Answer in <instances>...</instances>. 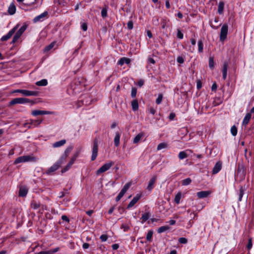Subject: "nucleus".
<instances>
[{"label":"nucleus","instance_id":"nucleus-1","mask_svg":"<svg viewBox=\"0 0 254 254\" xmlns=\"http://www.w3.org/2000/svg\"><path fill=\"white\" fill-rule=\"evenodd\" d=\"M114 165V162L113 161H109L106 162L97 170L96 172V175H99L100 174L105 172L109 170Z\"/></svg>","mask_w":254,"mask_h":254},{"label":"nucleus","instance_id":"nucleus-2","mask_svg":"<svg viewBox=\"0 0 254 254\" xmlns=\"http://www.w3.org/2000/svg\"><path fill=\"white\" fill-rule=\"evenodd\" d=\"M42 122V120H29L27 123L23 124V126L28 128L38 127Z\"/></svg>","mask_w":254,"mask_h":254},{"label":"nucleus","instance_id":"nucleus-3","mask_svg":"<svg viewBox=\"0 0 254 254\" xmlns=\"http://www.w3.org/2000/svg\"><path fill=\"white\" fill-rule=\"evenodd\" d=\"M13 93H19L25 96H36L38 94V92L35 91H30L24 89H16L12 91Z\"/></svg>","mask_w":254,"mask_h":254},{"label":"nucleus","instance_id":"nucleus-4","mask_svg":"<svg viewBox=\"0 0 254 254\" xmlns=\"http://www.w3.org/2000/svg\"><path fill=\"white\" fill-rule=\"evenodd\" d=\"M31 102L30 100L26 98H14L9 102L10 105H13L15 104H25Z\"/></svg>","mask_w":254,"mask_h":254},{"label":"nucleus","instance_id":"nucleus-5","mask_svg":"<svg viewBox=\"0 0 254 254\" xmlns=\"http://www.w3.org/2000/svg\"><path fill=\"white\" fill-rule=\"evenodd\" d=\"M228 31V27L226 24H224L221 27L220 34V40L224 41L227 38Z\"/></svg>","mask_w":254,"mask_h":254},{"label":"nucleus","instance_id":"nucleus-6","mask_svg":"<svg viewBox=\"0 0 254 254\" xmlns=\"http://www.w3.org/2000/svg\"><path fill=\"white\" fill-rule=\"evenodd\" d=\"M98 140L97 139H95L93 143L92 146V156H91V160L94 161L96 159V157L98 155Z\"/></svg>","mask_w":254,"mask_h":254},{"label":"nucleus","instance_id":"nucleus-7","mask_svg":"<svg viewBox=\"0 0 254 254\" xmlns=\"http://www.w3.org/2000/svg\"><path fill=\"white\" fill-rule=\"evenodd\" d=\"M77 156H78V153H76V154L74 155L72 157L70 161L68 162V163L67 164V165L64 168H63L62 169V173L66 172L71 168V166L74 163Z\"/></svg>","mask_w":254,"mask_h":254},{"label":"nucleus","instance_id":"nucleus-8","mask_svg":"<svg viewBox=\"0 0 254 254\" xmlns=\"http://www.w3.org/2000/svg\"><path fill=\"white\" fill-rule=\"evenodd\" d=\"M17 27H18V25H16L15 27H14L12 29H11L8 32V33L6 35L3 36L1 37V40L2 41H6L8 39H9L15 33V31L17 29Z\"/></svg>","mask_w":254,"mask_h":254},{"label":"nucleus","instance_id":"nucleus-9","mask_svg":"<svg viewBox=\"0 0 254 254\" xmlns=\"http://www.w3.org/2000/svg\"><path fill=\"white\" fill-rule=\"evenodd\" d=\"M53 112L47 111H41V110H33L31 112V115L33 116H37L38 115H51Z\"/></svg>","mask_w":254,"mask_h":254},{"label":"nucleus","instance_id":"nucleus-10","mask_svg":"<svg viewBox=\"0 0 254 254\" xmlns=\"http://www.w3.org/2000/svg\"><path fill=\"white\" fill-rule=\"evenodd\" d=\"M141 197V194H137L130 201V202L129 203L127 206V208H130L133 207L135 204V203L139 200Z\"/></svg>","mask_w":254,"mask_h":254},{"label":"nucleus","instance_id":"nucleus-11","mask_svg":"<svg viewBox=\"0 0 254 254\" xmlns=\"http://www.w3.org/2000/svg\"><path fill=\"white\" fill-rule=\"evenodd\" d=\"M59 164L56 162L50 167L46 171V174L48 175H52L53 173L57 170L60 168Z\"/></svg>","mask_w":254,"mask_h":254},{"label":"nucleus","instance_id":"nucleus-12","mask_svg":"<svg viewBox=\"0 0 254 254\" xmlns=\"http://www.w3.org/2000/svg\"><path fill=\"white\" fill-rule=\"evenodd\" d=\"M211 193V190L201 191L197 192L196 195L199 198H203L208 197Z\"/></svg>","mask_w":254,"mask_h":254},{"label":"nucleus","instance_id":"nucleus-13","mask_svg":"<svg viewBox=\"0 0 254 254\" xmlns=\"http://www.w3.org/2000/svg\"><path fill=\"white\" fill-rule=\"evenodd\" d=\"M28 188L24 186H20L19 190V196L20 197H25L28 192Z\"/></svg>","mask_w":254,"mask_h":254},{"label":"nucleus","instance_id":"nucleus-14","mask_svg":"<svg viewBox=\"0 0 254 254\" xmlns=\"http://www.w3.org/2000/svg\"><path fill=\"white\" fill-rule=\"evenodd\" d=\"M47 11H45L33 19V22L36 23L39 21H43L44 18L48 15Z\"/></svg>","mask_w":254,"mask_h":254},{"label":"nucleus","instance_id":"nucleus-15","mask_svg":"<svg viewBox=\"0 0 254 254\" xmlns=\"http://www.w3.org/2000/svg\"><path fill=\"white\" fill-rule=\"evenodd\" d=\"M157 179L156 176H153L150 179L148 185L147 186V190H152L154 188V185L155 183V182Z\"/></svg>","mask_w":254,"mask_h":254},{"label":"nucleus","instance_id":"nucleus-16","mask_svg":"<svg viewBox=\"0 0 254 254\" xmlns=\"http://www.w3.org/2000/svg\"><path fill=\"white\" fill-rule=\"evenodd\" d=\"M221 168H222V163L221 162H217L213 170H212V173L213 174H216L217 173H218L221 170Z\"/></svg>","mask_w":254,"mask_h":254},{"label":"nucleus","instance_id":"nucleus-17","mask_svg":"<svg viewBox=\"0 0 254 254\" xmlns=\"http://www.w3.org/2000/svg\"><path fill=\"white\" fill-rule=\"evenodd\" d=\"M252 115L251 113H248L245 115V117L243 119L242 125L244 126H246L249 124L250 119L251 118Z\"/></svg>","mask_w":254,"mask_h":254},{"label":"nucleus","instance_id":"nucleus-18","mask_svg":"<svg viewBox=\"0 0 254 254\" xmlns=\"http://www.w3.org/2000/svg\"><path fill=\"white\" fill-rule=\"evenodd\" d=\"M130 63V60L129 58L123 57L121 58L118 62V64L121 66L124 64H129Z\"/></svg>","mask_w":254,"mask_h":254},{"label":"nucleus","instance_id":"nucleus-19","mask_svg":"<svg viewBox=\"0 0 254 254\" xmlns=\"http://www.w3.org/2000/svg\"><path fill=\"white\" fill-rule=\"evenodd\" d=\"M25 162H36L37 161L38 159L33 156L32 155H24Z\"/></svg>","mask_w":254,"mask_h":254},{"label":"nucleus","instance_id":"nucleus-20","mask_svg":"<svg viewBox=\"0 0 254 254\" xmlns=\"http://www.w3.org/2000/svg\"><path fill=\"white\" fill-rule=\"evenodd\" d=\"M66 143V140L62 139L60 141L55 142L52 144L54 148H58L64 145Z\"/></svg>","mask_w":254,"mask_h":254},{"label":"nucleus","instance_id":"nucleus-21","mask_svg":"<svg viewBox=\"0 0 254 254\" xmlns=\"http://www.w3.org/2000/svg\"><path fill=\"white\" fill-rule=\"evenodd\" d=\"M9 14L13 15L16 12V6L13 3L10 4L7 10Z\"/></svg>","mask_w":254,"mask_h":254},{"label":"nucleus","instance_id":"nucleus-22","mask_svg":"<svg viewBox=\"0 0 254 254\" xmlns=\"http://www.w3.org/2000/svg\"><path fill=\"white\" fill-rule=\"evenodd\" d=\"M144 136V133L143 132H140L137 134L133 138V142L134 144L138 143L141 139Z\"/></svg>","mask_w":254,"mask_h":254},{"label":"nucleus","instance_id":"nucleus-23","mask_svg":"<svg viewBox=\"0 0 254 254\" xmlns=\"http://www.w3.org/2000/svg\"><path fill=\"white\" fill-rule=\"evenodd\" d=\"M121 134L119 132H117L114 137V142L115 146L118 147L120 145Z\"/></svg>","mask_w":254,"mask_h":254},{"label":"nucleus","instance_id":"nucleus-24","mask_svg":"<svg viewBox=\"0 0 254 254\" xmlns=\"http://www.w3.org/2000/svg\"><path fill=\"white\" fill-rule=\"evenodd\" d=\"M59 248H56L53 250H51L47 251H41L38 253L37 254H54V253L58 252Z\"/></svg>","mask_w":254,"mask_h":254},{"label":"nucleus","instance_id":"nucleus-25","mask_svg":"<svg viewBox=\"0 0 254 254\" xmlns=\"http://www.w3.org/2000/svg\"><path fill=\"white\" fill-rule=\"evenodd\" d=\"M227 68H228V64L227 63H225L223 64V68H222V74H223V78L225 79L227 77Z\"/></svg>","mask_w":254,"mask_h":254},{"label":"nucleus","instance_id":"nucleus-26","mask_svg":"<svg viewBox=\"0 0 254 254\" xmlns=\"http://www.w3.org/2000/svg\"><path fill=\"white\" fill-rule=\"evenodd\" d=\"M150 215H151L149 212H145L143 214L141 218V223H143L146 222L149 218Z\"/></svg>","mask_w":254,"mask_h":254},{"label":"nucleus","instance_id":"nucleus-27","mask_svg":"<svg viewBox=\"0 0 254 254\" xmlns=\"http://www.w3.org/2000/svg\"><path fill=\"white\" fill-rule=\"evenodd\" d=\"M224 7V3L223 2L221 1L219 2L218 6V12L219 14H221L223 12Z\"/></svg>","mask_w":254,"mask_h":254},{"label":"nucleus","instance_id":"nucleus-28","mask_svg":"<svg viewBox=\"0 0 254 254\" xmlns=\"http://www.w3.org/2000/svg\"><path fill=\"white\" fill-rule=\"evenodd\" d=\"M67 156L63 155L61 156L60 159L56 162L57 163L59 164V166H61L62 164L66 162Z\"/></svg>","mask_w":254,"mask_h":254},{"label":"nucleus","instance_id":"nucleus-29","mask_svg":"<svg viewBox=\"0 0 254 254\" xmlns=\"http://www.w3.org/2000/svg\"><path fill=\"white\" fill-rule=\"evenodd\" d=\"M36 84L37 86H46L48 84V81L47 79H43L36 82Z\"/></svg>","mask_w":254,"mask_h":254},{"label":"nucleus","instance_id":"nucleus-30","mask_svg":"<svg viewBox=\"0 0 254 254\" xmlns=\"http://www.w3.org/2000/svg\"><path fill=\"white\" fill-rule=\"evenodd\" d=\"M153 234V231L152 230H149L146 235V240L148 242H151L152 240V237Z\"/></svg>","mask_w":254,"mask_h":254},{"label":"nucleus","instance_id":"nucleus-31","mask_svg":"<svg viewBox=\"0 0 254 254\" xmlns=\"http://www.w3.org/2000/svg\"><path fill=\"white\" fill-rule=\"evenodd\" d=\"M132 109L133 111H136L138 108V103L136 100H133L131 102Z\"/></svg>","mask_w":254,"mask_h":254},{"label":"nucleus","instance_id":"nucleus-32","mask_svg":"<svg viewBox=\"0 0 254 254\" xmlns=\"http://www.w3.org/2000/svg\"><path fill=\"white\" fill-rule=\"evenodd\" d=\"M170 229V227L168 226H163L159 227L158 229L157 232L158 233H161L164 232Z\"/></svg>","mask_w":254,"mask_h":254},{"label":"nucleus","instance_id":"nucleus-33","mask_svg":"<svg viewBox=\"0 0 254 254\" xmlns=\"http://www.w3.org/2000/svg\"><path fill=\"white\" fill-rule=\"evenodd\" d=\"M20 163H25V159L24 156H20L16 158L14 162V164H17Z\"/></svg>","mask_w":254,"mask_h":254},{"label":"nucleus","instance_id":"nucleus-34","mask_svg":"<svg viewBox=\"0 0 254 254\" xmlns=\"http://www.w3.org/2000/svg\"><path fill=\"white\" fill-rule=\"evenodd\" d=\"M40 206V203L35 200L32 201L31 203V207L34 209H37L39 208Z\"/></svg>","mask_w":254,"mask_h":254},{"label":"nucleus","instance_id":"nucleus-35","mask_svg":"<svg viewBox=\"0 0 254 254\" xmlns=\"http://www.w3.org/2000/svg\"><path fill=\"white\" fill-rule=\"evenodd\" d=\"M168 22L169 20H167L166 19H163L161 21V25L162 29H165L169 27Z\"/></svg>","mask_w":254,"mask_h":254},{"label":"nucleus","instance_id":"nucleus-36","mask_svg":"<svg viewBox=\"0 0 254 254\" xmlns=\"http://www.w3.org/2000/svg\"><path fill=\"white\" fill-rule=\"evenodd\" d=\"M182 194L181 192H178L175 196L174 201L175 203L177 204H179L180 202V199L181 198Z\"/></svg>","mask_w":254,"mask_h":254},{"label":"nucleus","instance_id":"nucleus-37","mask_svg":"<svg viewBox=\"0 0 254 254\" xmlns=\"http://www.w3.org/2000/svg\"><path fill=\"white\" fill-rule=\"evenodd\" d=\"M187 156H188L187 154L184 151L180 152L179 153V155H178L179 158L180 160H183V159L187 158Z\"/></svg>","mask_w":254,"mask_h":254},{"label":"nucleus","instance_id":"nucleus-38","mask_svg":"<svg viewBox=\"0 0 254 254\" xmlns=\"http://www.w3.org/2000/svg\"><path fill=\"white\" fill-rule=\"evenodd\" d=\"M55 44H56V42H52L50 44H49L48 46H46L45 48L44 51L45 52H48V51H50L54 47V46L55 45Z\"/></svg>","mask_w":254,"mask_h":254},{"label":"nucleus","instance_id":"nucleus-39","mask_svg":"<svg viewBox=\"0 0 254 254\" xmlns=\"http://www.w3.org/2000/svg\"><path fill=\"white\" fill-rule=\"evenodd\" d=\"M167 146L168 145H167V144L166 143H165V142L160 143H159L158 145L157 149L158 150H161L162 149H164V148H167Z\"/></svg>","mask_w":254,"mask_h":254},{"label":"nucleus","instance_id":"nucleus-40","mask_svg":"<svg viewBox=\"0 0 254 254\" xmlns=\"http://www.w3.org/2000/svg\"><path fill=\"white\" fill-rule=\"evenodd\" d=\"M198 51L199 53H202L203 50V44L201 41H198Z\"/></svg>","mask_w":254,"mask_h":254},{"label":"nucleus","instance_id":"nucleus-41","mask_svg":"<svg viewBox=\"0 0 254 254\" xmlns=\"http://www.w3.org/2000/svg\"><path fill=\"white\" fill-rule=\"evenodd\" d=\"M191 182V180L188 178L186 179H184L182 181V185L183 186H188L190 185Z\"/></svg>","mask_w":254,"mask_h":254},{"label":"nucleus","instance_id":"nucleus-42","mask_svg":"<svg viewBox=\"0 0 254 254\" xmlns=\"http://www.w3.org/2000/svg\"><path fill=\"white\" fill-rule=\"evenodd\" d=\"M239 195V199L238 200L239 201H241L242 200V197L244 195V189L242 187H241L240 189V190L238 193Z\"/></svg>","mask_w":254,"mask_h":254},{"label":"nucleus","instance_id":"nucleus-43","mask_svg":"<svg viewBox=\"0 0 254 254\" xmlns=\"http://www.w3.org/2000/svg\"><path fill=\"white\" fill-rule=\"evenodd\" d=\"M163 99L162 94H159L156 100V103L158 105L161 104Z\"/></svg>","mask_w":254,"mask_h":254},{"label":"nucleus","instance_id":"nucleus-44","mask_svg":"<svg viewBox=\"0 0 254 254\" xmlns=\"http://www.w3.org/2000/svg\"><path fill=\"white\" fill-rule=\"evenodd\" d=\"M27 27V26L26 24L22 25L18 30V32L22 35L24 32L26 30Z\"/></svg>","mask_w":254,"mask_h":254},{"label":"nucleus","instance_id":"nucleus-45","mask_svg":"<svg viewBox=\"0 0 254 254\" xmlns=\"http://www.w3.org/2000/svg\"><path fill=\"white\" fill-rule=\"evenodd\" d=\"M231 132L233 136L236 135L237 133V128L235 126L232 127L231 128Z\"/></svg>","mask_w":254,"mask_h":254},{"label":"nucleus","instance_id":"nucleus-46","mask_svg":"<svg viewBox=\"0 0 254 254\" xmlns=\"http://www.w3.org/2000/svg\"><path fill=\"white\" fill-rule=\"evenodd\" d=\"M72 149V147H69L67 148L65 150L63 155H65V156L68 157V156L69 154L70 153V151H71Z\"/></svg>","mask_w":254,"mask_h":254},{"label":"nucleus","instance_id":"nucleus-47","mask_svg":"<svg viewBox=\"0 0 254 254\" xmlns=\"http://www.w3.org/2000/svg\"><path fill=\"white\" fill-rule=\"evenodd\" d=\"M252 246H253L252 239V238H250L249 239L248 243L247 246V248L249 251L252 249Z\"/></svg>","mask_w":254,"mask_h":254},{"label":"nucleus","instance_id":"nucleus-48","mask_svg":"<svg viewBox=\"0 0 254 254\" xmlns=\"http://www.w3.org/2000/svg\"><path fill=\"white\" fill-rule=\"evenodd\" d=\"M101 15L103 18L107 16V10L106 8H103L101 10Z\"/></svg>","mask_w":254,"mask_h":254},{"label":"nucleus","instance_id":"nucleus-49","mask_svg":"<svg viewBox=\"0 0 254 254\" xmlns=\"http://www.w3.org/2000/svg\"><path fill=\"white\" fill-rule=\"evenodd\" d=\"M209 66L210 68H212L214 66V62L213 58H210L209 60Z\"/></svg>","mask_w":254,"mask_h":254},{"label":"nucleus","instance_id":"nucleus-50","mask_svg":"<svg viewBox=\"0 0 254 254\" xmlns=\"http://www.w3.org/2000/svg\"><path fill=\"white\" fill-rule=\"evenodd\" d=\"M100 239L102 242H105L108 239V236L107 235L103 234L100 236Z\"/></svg>","mask_w":254,"mask_h":254},{"label":"nucleus","instance_id":"nucleus-51","mask_svg":"<svg viewBox=\"0 0 254 254\" xmlns=\"http://www.w3.org/2000/svg\"><path fill=\"white\" fill-rule=\"evenodd\" d=\"M131 186V183L128 182L123 187V189H124L125 191H127L128 189L130 188Z\"/></svg>","mask_w":254,"mask_h":254},{"label":"nucleus","instance_id":"nucleus-52","mask_svg":"<svg viewBox=\"0 0 254 254\" xmlns=\"http://www.w3.org/2000/svg\"><path fill=\"white\" fill-rule=\"evenodd\" d=\"M177 61L179 64H183L184 63V59L181 56H179L177 59Z\"/></svg>","mask_w":254,"mask_h":254},{"label":"nucleus","instance_id":"nucleus-53","mask_svg":"<svg viewBox=\"0 0 254 254\" xmlns=\"http://www.w3.org/2000/svg\"><path fill=\"white\" fill-rule=\"evenodd\" d=\"M177 37L180 39H182L184 37L183 34L179 30H178L177 32Z\"/></svg>","mask_w":254,"mask_h":254},{"label":"nucleus","instance_id":"nucleus-54","mask_svg":"<svg viewBox=\"0 0 254 254\" xmlns=\"http://www.w3.org/2000/svg\"><path fill=\"white\" fill-rule=\"evenodd\" d=\"M179 242L181 244H186L187 243V240L185 238H180L179 239Z\"/></svg>","mask_w":254,"mask_h":254},{"label":"nucleus","instance_id":"nucleus-55","mask_svg":"<svg viewBox=\"0 0 254 254\" xmlns=\"http://www.w3.org/2000/svg\"><path fill=\"white\" fill-rule=\"evenodd\" d=\"M127 26L128 29H132L133 28V22L131 21H129L127 22Z\"/></svg>","mask_w":254,"mask_h":254},{"label":"nucleus","instance_id":"nucleus-56","mask_svg":"<svg viewBox=\"0 0 254 254\" xmlns=\"http://www.w3.org/2000/svg\"><path fill=\"white\" fill-rule=\"evenodd\" d=\"M136 92H137L136 89L135 88H132L131 90V96L132 97H135L136 95Z\"/></svg>","mask_w":254,"mask_h":254},{"label":"nucleus","instance_id":"nucleus-57","mask_svg":"<svg viewBox=\"0 0 254 254\" xmlns=\"http://www.w3.org/2000/svg\"><path fill=\"white\" fill-rule=\"evenodd\" d=\"M124 195V194H123L121 192H120L119 193V194L118 195V196L116 197V200L117 201H119Z\"/></svg>","mask_w":254,"mask_h":254},{"label":"nucleus","instance_id":"nucleus-58","mask_svg":"<svg viewBox=\"0 0 254 254\" xmlns=\"http://www.w3.org/2000/svg\"><path fill=\"white\" fill-rule=\"evenodd\" d=\"M81 28L83 31H86L87 30V25L86 23H82L81 25Z\"/></svg>","mask_w":254,"mask_h":254},{"label":"nucleus","instance_id":"nucleus-59","mask_svg":"<svg viewBox=\"0 0 254 254\" xmlns=\"http://www.w3.org/2000/svg\"><path fill=\"white\" fill-rule=\"evenodd\" d=\"M62 219L67 222H69V221L68 218L66 215L62 216Z\"/></svg>","mask_w":254,"mask_h":254},{"label":"nucleus","instance_id":"nucleus-60","mask_svg":"<svg viewBox=\"0 0 254 254\" xmlns=\"http://www.w3.org/2000/svg\"><path fill=\"white\" fill-rule=\"evenodd\" d=\"M19 37L17 36L16 35H14L13 37V39H12V42L13 43H15L18 39H19Z\"/></svg>","mask_w":254,"mask_h":254},{"label":"nucleus","instance_id":"nucleus-61","mask_svg":"<svg viewBox=\"0 0 254 254\" xmlns=\"http://www.w3.org/2000/svg\"><path fill=\"white\" fill-rule=\"evenodd\" d=\"M19 37L17 36L16 35H14L13 37V39H12V42L13 43H15L18 39H19Z\"/></svg>","mask_w":254,"mask_h":254},{"label":"nucleus","instance_id":"nucleus-62","mask_svg":"<svg viewBox=\"0 0 254 254\" xmlns=\"http://www.w3.org/2000/svg\"><path fill=\"white\" fill-rule=\"evenodd\" d=\"M112 248L113 250H116L119 248V245L118 244H115L112 246Z\"/></svg>","mask_w":254,"mask_h":254},{"label":"nucleus","instance_id":"nucleus-63","mask_svg":"<svg viewBox=\"0 0 254 254\" xmlns=\"http://www.w3.org/2000/svg\"><path fill=\"white\" fill-rule=\"evenodd\" d=\"M217 88V84L215 82L214 83L211 87V89L212 91H215Z\"/></svg>","mask_w":254,"mask_h":254},{"label":"nucleus","instance_id":"nucleus-64","mask_svg":"<svg viewBox=\"0 0 254 254\" xmlns=\"http://www.w3.org/2000/svg\"><path fill=\"white\" fill-rule=\"evenodd\" d=\"M89 247V245L88 243H84L82 245L83 249H87Z\"/></svg>","mask_w":254,"mask_h":254}]
</instances>
